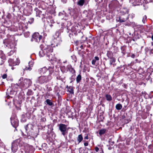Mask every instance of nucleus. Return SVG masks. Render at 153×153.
<instances>
[{
	"label": "nucleus",
	"instance_id": "1",
	"mask_svg": "<svg viewBox=\"0 0 153 153\" xmlns=\"http://www.w3.org/2000/svg\"><path fill=\"white\" fill-rule=\"evenodd\" d=\"M32 83L31 80L28 79H24L23 77H21L19 80L18 83L14 85L15 87L16 86L21 88H27L30 86Z\"/></svg>",
	"mask_w": 153,
	"mask_h": 153
},
{
	"label": "nucleus",
	"instance_id": "2",
	"mask_svg": "<svg viewBox=\"0 0 153 153\" xmlns=\"http://www.w3.org/2000/svg\"><path fill=\"white\" fill-rule=\"evenodd\" d=\"M28 126V125L27 124L25 127V128L27 133V135L33 138L36 137L37 135V133L32 128H31L29 130Z\"/></svg>",
	"mask_w": 153,
	"mask_h": 153
},
{
	"label": "nucleus",
	"instance_id": "3",
	"mask_svg": "<svg viewBox=\"0 0 153 153\" xmlns=\"http://www.w3.org/2000/svg\"><path fill=\"white\" fill-rule=\"evenodd\" d=\"M59 129L62 133V134L65 136L68 133V128L67 125L63 124H59Z\"/></svg>",
	"mask_w": 153,
	"mask_h": 153
},
{
	"label": "nucleus",
	"instance_id": "4",
	"mask_svg": "<svg viewBox=\"0 0 153 153\" xmlns=\"http://www.w3.org/2000/svg\"><path fill=\"white\" fill-rule=\"evenodd\" d=\"M51 79L52 77L50 75H49L48 76H42L39 77V81L40 83L42 84L46 83Z\"/></svg>",
	"mask_w": 153,
	"mask_h": 153
},
{
	"label": "nucleus",
	"instance_id": "5",
	"mask_svg": "<svg viewBox=\"0 0 153 153\" xmlns=\"http://www.w3.org/2000/svg\"><path fill=\"white\" fill-rule=\"evenodd\" d=\"M11 123L12 126L16 128L18 125V120L16 117L13 116L10 118Z\"/></svg>",
	"mask_w": 153,
	"mask_h": 153
},
{
	"label": "nucleus",
	"instance_id": "6",
	"mask_svg": "<svg viewBox=\"0 0 153 153\" xmlns=\"http://www.w3.org/2000/svg\"><path fill=\"white\" fill-rule=\"evenodd\" d=\"M33 39H35L37 42H39L42 39V36L40 35L38 33H34L32 36Z\"/></svg>",
	"mask_w": 153,
	"mask_h": 153
},
{
	"label": "nucleus",
	"instance_id": "7",
	"mask_svg": "<svg viewBox=\"0 0 153 153\" xmlns=\"http://www.w3.org/2000/svg\"><path fill=\"white\" fill-rule=\"evenodd\" d=\"M18 146L17 144L15 143H12V144L11 149L13 152H15L17 150Z\"/></svg>",
	"mask_w": 153,
	"mask_h": 153
},
{
	"label": "nucleus",
	"instance_id": "8",
	"mask_svg": "<svg viewBox=\"0 0 153 153\" xmlns=\"http://www.w3.org/2000/svg\"><path fill=\"white\" fill-rule=\"evenodd\" d=\"M88 3V1L86 2L85 0H79L77 1V4L80 6H82L85 3L87 4Z\"/></svg>",
	"mask_w": 153,
	"mask_h": 153
},
{
	"label": "nucleus",
	"instance_id": "9",
	"mask_svg": "<svg viewBox=\"0 0 153 153\" xmlns=\"http://www.w3.org/2000/svg\"><path fill=\"white\" fill-rule=\"evenodd\" d=\"M107 130L105 128H103L99 130V134L100 135H101L102 134H104L107 131Z\"/></svg>",
	"mask_w": 153,
	"mask_h": 153
},
{
	"label": "nucleus",
	"instance_id": "10",
	"mask_svg": "<svg viewBox=\"0 0 153 153\" xmlns=\"http://www.w3.org/2000/svg\"><path fill=\"white\" fill-rule=\"evenodd\" d=\"M48 70H49V72H50L49 74V75H51L53 73V72L54 71V67L53 66H50L49 67Z\"/></svg>",
	"mask_w": 153,
	"mask_h": 153
},
{
	"label": "nucleus",
	"instance_id": "11",
	"mask_svg": "<svg viewBox=\"0 0 153 153\" xmlns=\"http://www.w3.org/2000/svg\"><path fill=\"white\" fill-rule=\"evenodd\" d=\"M51 51L50 48H49L47 46L44 50H42L45 53H48Z\"/></svg>",
	"mask_w": 153,
	"mask_h": 153
},
{
	"label": "nucleus",
	"instance_id": "12",
	"mask_svg": "<svg viewBox=\"0 0 153 153\" xmlns=\"http://www.w3.org/2000/svg\"><path fill=\"white\" fill-rule=\"evenodd\" d=\"M107 55L109 58L113 57V53L111 51H108L107 53Z\"/></svg>",
	"mask_w": 153,
	"mask_h": 153
},
{
	"label": "nucleus",
	"instance_id": "13",
	"mask_svg": "<svg viewBox=\"0 0 153 153\" xmlns=\"http://www.w3.org/2000/svg\"><path fill=\"white\" fill-rule=\"evenodd\" d=\"M68 91L70 94H74V92L73 87L72 86H69V87H68Z\"/></svg>",
	"mask_w": 153,
	"mask_h": 153
},
{
	"label": "nucleus",
	"instance_id": "14",
	"mask_svg": "<svg viewBox=\"0 0 153 153\" xmlns=\"http://www.w3.org/2000/svg\"><path fill=\"white\" fill-rule=\"evenodd\" d=\"M94 59L92 60V65H94L95 64L96 60H99V58L97 56H95L94 57Z\"/></svg>",
	"mask_w": 153,
	"mask_h": 153
},
{
	"label": "nucleus",
	"instance_id": "15",
	"mask_svg": "<svg viewBox=\"0 0 153 153\" xmlns=\"http://www.w3.org/2000/svg\"><path fill=\"white\" fill-rule=\"evenodd\" d=\"M122 105L120 104H117L116 105V108L117 110H120L122 108Z\"/></svg>",
	"mask_w": 153,
	"mask_h": 153
},
{
	"label": "nucleus",
	"instance_id": "16",
	"mask_svg": "<svg viewBox=\"0 0 153 153\" xmlns=\"http://www.w3.org/2000/svg\"><path fill=\"white\" fill-rule=\"evenodd\" d=\"M82 79V76L81 75L79 74L77 76L76 78V81L77 83H79L80 82Z\"/></svg>",
	"mask_w": 153,
	"mask_h": 153
},
{
	"label": "nucleus",
	"instance_id": "17",
	"mask_svg": "<svg viewBox=\"0 0 153 153\" xmlns=\"http://www.w3.org/2000/svg\"><path fill=\"white\" fill-rule=\"evenodd\" d=\"M105 97L107 100L110 101L112 100V97L110 95L108 94H106Z\"/></svg>",
	"mask_w": 153,
	"mask_h": 153
},
{
	"label": "nucleus",
	"instance_id": "18",
	"mask_svg": "<svg viewBox=\"0 0 153 153\" xmlns=\"http://www.w3.org/2000/svg\"><path fill=\"white\" fill-rule=\"evenodd\" d=\"M45 102L47 104L50 106H51L53 105V103L51 102V100L49 99H47L46 100Z\"/></svg>",
	"mask_w": 153,
	"mask_h": 153
},
{
	"label": "nucleus",
	"instance_id": "19",
	"mask_svg": "<svg viewBox=\"0 0 153 153\" xmlns=\"http://www.w3.org/2000/svg\"><path fill=\"white\" fill-rule=\"evenodd\" d=\"M83 137L81 134L79 135L78 138L77 140L79 142V143H80L82 140Z\"/></svg>",
	"mask_w": 153,
	"mask_h": 153
},
{
	"label": "nucleus",
	"instance_id": "20",
	"mask_svg": "<svg viewBox=\"0 0 153 153\" xmlns=\"http://www.w3.org/2000/svg\"><path fill=\"white\" fill-rule=\"evenodd\" d=\"M121 49L122 50V53L123 54V56H124L125 55L126 52V48L124 47H122L121 48Z\"/></svg>",
	"mask_w": 153,
	"mask_h": 153
},
{
	"label": "nucleus",
	"instance_id": "21",
	"mask_svg": "<svg viewBox=\"0 0 153 153\" xmlns=\"http://www.w3.org/2000/svg\"><path fill=\"white\" fill-rule=\"evenodd\" d=\"M46 70L45 68H41L39 70V72L40 73H44L45 71H45Z\"/></svg>",
	"mask_w": 153,
	"mask_h": 153
},
{
	"label": "nucleus",
	"instance_id": "22",
	"mask_svg": "<svg viewBox=\"0 0 153 153\" xmlns=\"http://www.w3.org/2000/svg\"><path fill=\"white\" fill-rule=\"evenodd\" d=\"M128 19V18H126V19H121L120 18H119V21L120 22H124L125 21H126V20H127Z\"/></svg>",
	"mask_w": 153,
	"mask_h": 153
},
{
	"label": "nucleus",
	"instance_id": "23",
	"mask_svg": "<svg viewBox=\"0 0 153 153\" xmlns=\"http://www.w3.org/2000/svg\"><path fill=\"white\" fill-rule=\"evenodd\" d=\"M70 79L71 80L70 83L72 82L75 79V76L74 75H72L70 78Z\"/></svg>",
	"mask_w": 153,
	"mask_h": 153
},
{
	"label": "nucleus",
	"instance_id": "24",
	"mask_svg": "<svg viewBox=\"0 0 153 153\" xmlns=\"http://www.w3.org/2000/svg\"><path fill=\"white\" fill-rule=\"evenodd\" d=\"M110 62H115V59L114 58L112 57L111 58H110Z\"/></svg>",
	"mask_w": 153,
	"mask_h": 153
},
{
	"label": "nucleus",
	"instance_id": "25",
	"mask_svg": "<svg viewBox=\"0 0 153 153\" xmlns=\"http://www.w3.org/2000/svg\"><path fill=\"white\" fill-rule=\"evenodd\" d=\"M31 68L30 67V66H29V67H26L24 69V71L25 70H31Z\"/></svg>",
	"mask_w": 153,
	"mask_h": 153
},
{
	"label": "nucleus",
	"instance_id": "26",
	"mask_svg": "<svg viewBox=\"0 0 153 153\" xmlns=\"http://www.w3.org/2000/svg\"><path fill=\"white\" fill-rule=\"evenodd\" d=\"M147 19V17L146 16H144L143 18L142 21L144 23L145 22V21Z\"/></svg>",
	"mask_w": 153,
	"mask_h": 153
},
{
	"label": "nucleus",
	"instance_id": "27",
	"mask_svg": "<svg viewBox=\"0 0 153 153\" xmlns=\"http://www.w3.org/2000/svg\"><path fill=\"white\" fill-rule=\"evenodd\" d=\"M35 10L36 11L37 14H38L39 15L40 13H42L41 11L39 10L37 8H36Z\"/></svg>",
	"mask_w": 153,
	"mask_h": 153
},
{
	"label": "nucleus",
	"instance_id": "28",
	"mask_svg": "<svg viewBox=\"0 0 153 153\" xmlns=\"http://www.w3.org/2000/svg\"><path fill=\"white\" fill-rule=\"evenodd\" d=\"M34 19L33 18H30V19L29 21H28V22L30 23L31 24L34 21Z\"/></svg>",
	"mask_w": 153,
	"mask_h": 153
},
{
	"label": "nucleus",
	"instance_id": "29",
	"mask_svg": "<svg viewBox=\"0 0 153 153\" xmlns=\"http://www.w3.org/2000/svg\"><path fill=\"white\" fill-rule=\"evenodd\" d=\"M7 77V75L6 74H4L2 76V77L3 79H5Z\"/></svg>",
	"mask_w": 153,
	"mask_h": 153
},
{
	"label": "nucleus",
	"instance_id": "30",
	"mask_svg": "<svg viewBox=\"0 0 153 153\" xmlns=\"http://www.w3.org/2000/svg\"><path fill=\"white\" fill-rule=\"evenodd\" d=\"M95 150L97 152H98V151L99 150V149L97 147H96L95 148Z\"/></svg>",
	"mask_w": 153,
	"mask_h": 153
},
{
	"label": "nucleus",
	"instance_id": "31",
	"mask_svg": "<svg viewBox=\"0 0 153 153\" xmlns=\"http://www.w3.org/2000/svg\"><path fill=\"white\" fill-rule=\"evenodd\" d=\"M62 2L64 3H66L67 1V0H61Z\"/></svg>",
	"mask_w": 153,
	"mask_h": 153
},
{
	"label": "nucleus",
	"instance_id": "32",
	"mask_svg": "<svg viewBox=\"0 0 153 153\" xmlns=\"http://www.w3.org/2000/svg\"><path fill=\"white\" fill-rule=\"evenodd\" d=\"M84 145L85 146H87L88 145V143L87 142L85 143H84Z\"/></svg>",
	"mask_w": 153,
	"mask_h": 153
},
{
	"label": "nucleus",
	"instance_id": "33",
	"mask_svg": "<svg viewBox=\"0 0 153 153\" xmlns=\"http://www.w3.org/2000/svg\"><path fill=\"white\" fill-rule=\"evenodd\" d=\"M7 98H9L10 97H11V98L12 97L10 95H7Z\"/></svg>",
	"mask_w": 153,
	"mask_h": 153
},
{
	"label": "nucleus",
	"instance_id": "34",
	"mask_svg": "<svg viewBox=\"0 0 153 153\" xmlns=\"http://www.w3.org/2000/svg\"><path fill=\"white\" fill-rule=\"evenodd\" d=\"M88 136H86L85 137H84V139H88Z\"/></svg>",
	"mask_w": 153,
	"mask_h": 153
},
{
	"label": "nucleus",
	"instance_id": "35",
	"mask_svg": "<svg viewBox=\"0 0 153 153\" xmlns=\"http://www.w3.org/2000/svg\"><path fill=\"white\" fill-rule=\"evenodd\" d=\"M42 120H43V121H45L46 120V119L44 118H43L41 119Z\"/></svg>",
	"mask_w": 153,
	"mask_h": 153
},
{
	"label": "nucleus",
	"instance_id": "36",
	"mask_svg": "<svg viewBox=\"0 0 153 153\" xmlns=\"http://www.w3.org/2000/svg\"><path fill=\"white\" fill-rule=\"evenodd\" d=\"M151 53L153 54V49H151L150 51Z\"/></svg>",
	"mask_w": 153,
	"mask_h": 153
},
{
	"label": "nucleus",
	"instance_id": "37",
	"mask_svg": "<svg viewBox=\"0 0 153 153\" xmlns=\"http://www.w3.org/2000/svg\"><path fill=\"white\" fill-rule=\"evenodd\" d=\"M131 57H132V58H134L135 56V55L134 54H133L132 56H131Z\"/></svg>",
	"mask_w": 153,
	"mask_h": 153
},
{
	"label": "nucleus",
	"instance_id": "38",
	"mask_svg": "<svg viewBox=\"0 0 153 153\" xmlns=\"http://www.w3.org/2000/svg\"><path fill=\"white\" fill-rule=\"evenodd\" d=\"M4 55H3L1 57V58L2 59H4Z\"/></svg>",
	"mask_w": 153,
	"mask_h": 153
},
{
	"label": "nucleus",
	"instance_id": "39",
	"mask_svg": "<svg viewBox=\"0 0 153 153\" xmlns=\"http://www.w3.org/2000/svg\"><path fill=\"white\" fill-rule=\"evenodd\" d=\"M112 63H113V62H110V65H112Z\"/></svg>",
	"mask_w": 153,
	"mask_h": 153
},
{
	"label": "nucleus",
	"instance_id": "40",
	"mask_svg": "<svg viewBox=\"0 0 153 153\" xmlns=\"http://www.w3.org/2000/svg\"><path fill=\"white\" fill-rule=\"evenodd\" d=\"M83 47V46L82 45H81L80 48H81L82 49Z\"/></svg>",
	"mask_w": 153,
	"mask_h": 153
},
{
	"label": "nucleus",
	"instance_id": "41",
	"mask_svg": "<svg viewBox=\"0 0 153 153\" xmlns=\"http://www.w3.org/2000/svg\"><path fill=\"white\" fill-rule=\"evenodd\" d=\"M152 39V40H153V35H152V36L151 37Z\"/></svg>",
	"mask_w": 153,
	"mask_h": 153
},
{
	"label": "nucleus",
	"instance_id": "42",
	"mask_svg": "<svg viewBox=\"0 0 153 153\" xmlns=\"http://www.w3.org/2000/svg\"><path fill=\"white\" fill-rule=\"evenodd\" d=\"M68 87H68V85H67V86H66V88H68Z\"/></svg>",
	"mask_w": 153,
	"mask_h": 153
},
{
	"label": "nucleus",
	"instance_id": "43",
	"mask_svg": "<svg viewBox=\"0 0 153 153\" xmlns=\"http://www.w3.org/2000/svg\"><path fill=\"white\" fill-rule=\"evenodd\" d=\"M132 40L133 41H135V40L134 39V38Z\"/></svg>",
	"mask_w": 153,
	"mask_h": 153
},
{
	"label": "nucleus",
	"instance_id": "44",
	"mask_svg": "<svg viewBox=\"0 0 153 153\" xmlns=\"http://www.w3.org/2000/svg\"><path fill=\"white\" fill-rule=\"evenodd\" d=\"M152 45L153 46V42H152Z\"/></svg>",
	"mask_w": 153,
	"mask_h": 153
},
{
	"label": "nucleus",
	"instance_id": "45",
	"mask_svg": "<svg viewBox=\"0 0 153 153\" xmlns=\"http://www.w3.org/2000/svg\"><path fill=\"white\" fill-rule=\"evenodd\" d=\"M122 117H123V118H124V117H125V116H124L123 115V116H122Z\"/></svg>",
	"mask_w": 153,
	"mask_h": 153
},
{
	"label": "nucleus",
	"instance_id": "46",
	"mask_svg": "<svg viewBox=\"0 0 153 153\" xmlns=\"http://www.w3.org/2000/svg\"><path fill=\"white\" fill-rule=\"evenodd\" d=\"M50 26L51 27H52V26H53V25H51Z\"/></svg>",
	"mask_w": 153,
	"mask_h": 153
},
{
	"label": "nucleus",
	"instance_id": "47",
	"mask_svg": "<svg viewBox=\"0 0 153 153\" xmlns=\"http://www.w3.org/2000/svg\"><path fill=\"white\" fill-rule=\"evenodd\" d=\"M30 63H32V62H29V64Z\"/></svg>",
	"mask_w": 153,
	"mask_h": 153
},
{
	"label": "nucleus",
	"instance_id": "48",
	"mask_svg": "<svg viewBox=\"0 0 153 153\" xmlns=\"http://www.w3.org/2000/svg\"><path fill=\"white\" fill-rule=\"evenodd\" d=\"M111 143H112L113 144L114 143V142H112Z\"/></svg>",
	"mask_w": 153,
	"mask_h": 153
},
{
	"label": "nucleus",
	"instance_id": "49",
	"mask_svg": "<svg viewBox=\"0 0 153 153\" xmlns=\"http://www.w3.org/2000/svg\"><path fill=\"white\" fill-rule=\"evenodd\" d=\"M74 72H75V70H74Z\"/></svg>",
	"mask_w": 153,
	"mask_h": 153
},
{
	"label": "nucleus",
	"instance_id": "50",
	"mask_svg": "<svg viewBox=\"0 0 153 153\" xmlns=\"http://www.w3.org/2000/svg\"><path fill=\"white\" fill-rule=\"evenodd\" d=\"M41 53V51H40V52H39V53Z\"/></svg>",
	"mask_w": 153,
	"mask_h": 153
}]
</instances>
